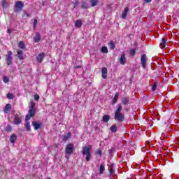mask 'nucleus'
Wrapping results in <instances>:
<instances>
[{
    "instance_id": "nucleus-1",
    "label": "nucleus",
    "mask_w": 179,
    "mask_h": 179,
    "mask_svg": "<svg viewBox=\"0 0 179 179\" xmlns=\"http://www.w3.org/2000/svg\"><path fill=\"white\" fill-rule=\"evenodd\" d=\"M93 147L91 145L88 146L83 147V156L85 157L86 162H90V159H92V149Z\"/></svg>"
},
{
    "instance_id": "nucleus-2",
    "label": "nucleus",
    "mask_w": 179,
    "mask_h": 179,
    "mask_svg": "<svg viewBox=\"0 0 179 179\" xmlns=\"http://www.w3.org/2000/svg\"><path fill=\"white\" fill-rule=\"evenodd\" d=\"M34 115H36V103L31 101L29 106L28 114L25 117V121H29V120H30L31 117H34Z\"/></svg>"
},
{
    "instance_id": "nucleus-3",
    "label": "nucleus",
    "mask_w": 179,
    "mask_h": 179,
    "mask_svg": "<svg viewBox=\"0 0 179 179\" xmlns=\"http://www.w3.org/2000/svg\"><path fill=\"white\" fill-rule=\"evenodd\" d=\"M114 118L115 121H118L119 122H122L125 120V115L122 113H115Z\"/></svg>"
},
{
    "instance_id": "nucleus-4",
    "label": "nucleus",
    "mask_w": 179,
    "mask_h": 179,
    "mask_svg": "<svg viewBox=\"0 0 179 179\" xmlns=\"http://www.w3.org/2000/svg\"><path fill=\"white\" fill-rule=\"evenodd\" d=\"M12 55H13L12 51H8V54L6 55V61L8 66L13 64V61H12V59H13L12 57Z\"/></svg>"
},
{
    "instance_id": "nucleus-5",
    "label": "nucleus",
    "mask_w": 179,
    "mask_h": 179,
    "mask_svg": "<svg viewBox=\"0 0 179 179\" xmlns=\"http://www.w3.org/2000/svg\"><path fill=\"white\" fill-rule=\"evenodd\" d=\"M73 150H75V146L73 144H68L66 147V155H72L73 153Z\"/></svg>"
},
{
    "instance_id": "nucleus-6",
    "label": "nucleus",
    "mask_w": 179,
    "mask_h": 179,
    "mask_svg": "<svg viewBox=\"0 0 179 179\" xmlns=\"http://www.w3.org/2000/svg\"><path fill=\"white\" fill-rule=\"evenodd\" d=\"M13 120H14L13 122L15 125H19L20 124H22V115H15Z\"/></svg>"
},
{
    "instance_id": "nucleus-7",
    "label": "nucleus",
    "mask_w": 179,
    "mask_h": 179,
    "mask_svg": "<svg viewBox=\"0 0 179 179\" xmlns=\"http://www.w3.org/2000/svg\"><path fill=\"white\" fill-rule=\"evenodd\" d=\"M24 6V3H23L22 1H16L15 3V8L17 10V12H19V10H22V8Z\"/></svg>"
},
{
    "instance_id": "nucleus-8",
    "label": "nucleus",
    "mask_w": 179,
    "mask_h": 179,
    "mask_svg": "<svg viewBox=\"0 0 179 179\" xmlns=\"http://www.w3.org/2000/svg\"><path fill=\"white\" fill-rule=\"evenodd\" d=\"M45 57V54H44L43 52L38 54L36 57L37 62L38 64H41V62H43V59H44Z\"/></svg>"
},
{
    "instance_id": "nucleus-9",
    "label": "nucleus",
    "mask_w": 179,
    "mask_h": 179,
    "mask_svg": "<svg viewBox=\"0 0 179 179\" xmlns=\"http://www.w3.org/2000/svg\"><path fill=\"white\" fill-rule=\"evenodd\" d=\"M141 65L143 66V68H146V62L148 61V59L146 58V55L145 54H143L141 55Z\"/></svg>"
},
{
    "instance_id": "nucleus-10",
    "label": "nucleus",
    "mask_w": 179,
    "mask_h": 179,
    "mask_svg": "<svg viewBox=\"0 0 179 179\" xmlns=\"http://www.w3.org/2000/svg\"><path fill=\"white\" fill-rule=\"evenodd\" d=\"M32 125H33L34 129L36 131H37V129H40V128H41L42 123H41V122L34 121V122H32Z\"/></svg>"
},
{
    "instance_id": "nucleus-11",
    "label": "nucleus",
    "mask_w": 179,
    "mask_h": 179,
    "mask_svg": "<svg viewBox=\"0 0 179 179\" xmlns=\"http://www.w3.org/2000/svg\"><path fill=\"white\" fill-rule=\"evenodd\" d=\"M120 65H125L127 64V57H125V55L122 54L120 56V58L119 59Z\"/></svg>"
},
{
    "instance_id": "nucleus-12",
    "label": "nucleus",
    "mask_w": 179,
    "mask_h": 179,
    "mask_svg": "<svg viewBox=\"0 0 179 179\" xmlns=\"http://www.w3.org/2000/svg\"><path fill=\"white\" fill-rule=\"evenodd\" d=\"M166 45H167V39H166V38H162L159 44V47L162 48V50H163Z\"/></svg>"
},
{
    "instance_id": "nucleus-13",
    "label": "nucleus",
    "mask_w": 179,
    "mask_h": 179,
    "mask_svg": "<svg viewBox=\"0 0 179 179\" xmlns=\"http://www.w3.org/2000/svg\"><path fill=\"white\" fill-rule=\"evenodd\" d=\"M12 108V105L10 104H7L6 105L4 109H3V112L6 113V114H8V113L10 112V110Z\"/></svg>"
},
{
    "instance_id": "nucleus-14",
    "label": "nucleus",
    "mask_w": 179,
    "mask_h": 179,
    "mask_svg": "<svg viewBox=\"0 0 179 179\" xmlns=\"http://www.w3.org/2000/svg\"><path fill=\"white\" fill-rule=\"evenodd\" d=\"M129 11V8L128 7H126L122 12V19H127V15H128V12Z\"/></svg>"
},
{
    "instance_id": "nucleus-15",
    "label": "nucleus",
    "mask_w": 179,
    "mask_h": 179,
    "mask_svg": "<svg viewBox=\"0 0 179 179\" xmlns=\"http://www.w3.org/2000/svg\"><path fill=\"white\" fill-rule=\"evenodd\" d=\"M107 72H108L107 68L106 67L102 68L101 73H102L103 79H107Z\"/></svg>"
},
{
    "instance_id": "nucleus-16",
    "label": "nucleus",
    "mask_w": 179,
    "mask_h": 179,
    "mask_svg": "<svg viewBox=\"0 0 179 179\" xmlns=\"http://www.w3.org/2000/svg\"><path fill=\"white\" fill-rule=\"evenodd\" d=\"M34 39L35 43H39V41L41 40V36H40V33L36 32Z\"/></svg>"
},
{
    "instance_id": "nucleus-17",
    "label": "nucleus",
    "mask_w": 179,
    "mask_h": 179,
    "mask_svg": "<svg viewBox=\"0 0 179 179\" xmlns=\"http://www.w3.org/2000/svg\"><path fill=\"white\" fill-rule=\"evenodd\" d=\"M119 96H120V94L117 92L115 96L113 97V99L112 100V104H115L117 103Z\"/></svg>"
},
{
    "instance_id": "nucleus-18",
    "label": "nucleus",
    "mask_w": 179,
    "mask_h": 179,
    "mask_svg": "<svg viewBox=\"0 0 179 179\" xmlns=\"http://www.w3.org/2000/svg\"><path fill=\"white\" fill-rule=\"evenodd\" d=\"M17 57H18L19 59H24V58H23V51L20 50H17Z\"/></svg>"
},
{
    "instance_id": "nucleus-19",
    "label": "nucleus",
    "mask_w": 179,
    "mask_h": 179,
    "mask_svg": "<svg viewBox=\"0 0 179 179\" xmlns=\"http://www.w3.org/2000/svg\"><path fill=\"white\" fill-rule=\"evenodd\" d=\"M82 20H77L75 23L76 27H82Z\"/></svg>"
},
{
    "instance_id": "nucleus-20",
    "label": "nucleus",
    "mask_w": 179,
    "mask_h": 179,
    "mask_svg": "<svg viewBox=\"0 0 179 179\" xmlns=\"http://www.w3.org/2000/svg\"><path fill=\"white\" fill-rule=\"evenodd\" d=\"M16 139H17L16 135L13 134L10 138V141L11 142V143H15L16 142Z\"/></svg>"
},
{
    "instance_id": "nucleus-21",
    "label": "nucleus",
    "mask_w": 179,
    "mask_h": 179,
    "mask_svg": "<svg viewBox=\"0 0 179 179\" xmlns=\"http://www.w3.org/2000/svg\"><path fill=\"white\" fill-rule=\"evenodd\" d=\"M108 45L110 50H114V48H115V43H114L113 41H110L108 43Z\"/></svg>"
},
{
    "instance_id": "nucleus-22",
    "label": "nucleus",
    "mask_w": 179,
    "mask_h": 179,
    "mask_svg": "<svg viewBox=\"0 0 179 179\" xmlns=\"http://www.w3.org/2000/svg\"><path fill=\"white\" fill-rule=\"evenodd\" d=\"M103 122H108V121H110V115H104L103 116Z\"/></svg>"
},
{
    "instance_id": "nucleus-23",
    "label": "nucleus",
    "mask_w": 179,
    "mask_h": 179,
    "mask_svg": "<svg viewBox=\"0 0 179 179\" xmlns=\"http://www.w3.org/2000/svg\"><path fill=\"white\" fill-rule=\"evenodd\" d=\"M1 3L3 8H9V3H8L6 0H3Z\"/></svg>"
},
{
    "instance_id": "nucleus-24",
    "label": "nucleus",
    "mask_w": 179,
    "mask_h": 179,
    "mask_svg": "<svg viewBox=\"0 0 179 179\" xmlns=\"http://www.w3.org/2000/svg\"><path fill=\"white\" fill-rule=\"evenodd\" d=\"M90 3L93 8L99 3V0H90Z\"/></svg>"
},
{
    "instance_id": "nucleus-25",
    "label": "nucleus",
    "mask_w": 179,
    "mask_h": 179,
    "mask_svg": "<svg viewBox=\"0 0 179 179\" xmlns=\"http://www.w3.org/2000/svg\"><path fill=\"white\" fill-rule=\"evenodd\" d=\"M19 47H20V48H21L22 50H26V46H25V45H24V42H23V41H20V43H19Z\"/></svg>"
},
{
    "instance_id": "nucleus-26",
    "label": "nucleus",
    "mask_w": 179,
    "mask_h": 179,
    "mask_svg": "<svg viewBox=\"0 0 179 179\" xmlns=\"http://www.w3.org/2000/svg\"><path fill=\"white\" fill-rule=\"evenodd\" d=\"M129 55H131V57H134L135 54H136V50H135V49H131V50L129 51Z\"/></svg>"
},
{
    "instance_id": "nucleus-27",
    "label": "nucleus",
    "mask_w": 179,
    "mask_h": 179,
    "mask_svg": "<svg viewBox=\"0 0 179 179\" xmlns=\"http://www.w3.org/2000/svg\"><path fill=\"white\" fill-rule=\"evenodd\" d=\"M69 138H71V133H68L66 135H64L63 136V141L64 142H66V141H68V139H69Z\"/></svg>"
},
{
    "instance_id": "nucleus-28",
    "label": "nucleus",
    "mask_w": 179,
    "mask_h": 179,
    "mask_svg": "<svg viewBox=\"0 0 179 179\" xmlns=\"http://www.w3.org/2000/svg\"><path fill=\"white\" fill-rule=\"evenodd\" d=\"M128 103H129V98H124L123 100H122V103L124 105V106H127V104H128Z\"/></svg>"
},
{
    "instance_id": "nucleus-29",
    "label": "nucleus",
    "mask_w": 179,
    "mask_h": 179,
    "mask_svg": "<svg viewBox=\"0 0 179 179\" xmlns=\"http://www.w3.org/2000/svg\"><path fill=\"white\" fill-rule=\"evenodd\" d=\"M7 99H9V100H13V99H15V95H13V94L8 93L7 94Z\"/></svg>"
},
{
    "instance_id": "nucleus-30",
    "label": "nucleus",
    "mask_w": 179,
    "mask_h": 179,
    "mask_svg": "<svg viewBox=\"0 0 179 179\" xmlns=\"http://www.w3.org/2000/svg\"><path fill=\"white\" fill-rule=\"evenodd\" d=\"M101 52H104V54H107L108 52V49L107 48V47L103 46L101 48Z\"/></svg>"
},
{
    "instance_id": "nucleus-31",
    "label": "nucleus",
    "mask_w": 179,
    "mask_h": 179,
    "mask_svg": "<svg viewBox=\"0 0 179 179\" xmlns=\"http://www.w3.org/2000/svg\"><path fill=\"white\" fill-rule=\"evenodd\" d=\"M122 110V106H121V105H120L115 110V113H121V111Z\"/></svg>"
},
{
    "instance_id": "nucleus-32",
    "label": "nucleus",
    "mask_w": 179,
    "mask_h": 179,
    "mask_svg": "<svg viewBox=\"0 0 179 179\" xmlns=\"http://www.w3.org/2000/svg\"><path fill=\"white\" fill-rule=\"evenodd\" d=\"M25 129L27 131H30L31 129H30V123L27 122L25 123Z\"/></svg>"
},
{
    "instance_id": "nucleus-33",
    "label": "nucleus",
    "mask_w": 179,
    "mask_h": 179,
    "mask_svg": "<svg viewBox=\"0 0 179 179\" xmlns=\"http://www.w3.org/2000/svg\"><path fill=\"white\" fill-rule=\"evenodd\" d=\"M103 171H104V165L103 164H101L100 165V168H99V173L101 174H103Z\"/></svg>"
},
{
    "instance_id": "nucleus-34",
    "label": "nucleus",
    "mask_w": 179,
    "mask_h": 179,
    "mask_svg": "<svg viewBox=\"0 0 179 179\" xmlns=\"http://www.w3.org/2000/svg\"><path fill=\"white\" fill-rule=\"evenodd\" d=\"M110 131H111V132H117V126L116 125H113L110 127Z\"/></svg>"
},
{
    "instance_id": "nucleus-35",
    "label": "nucleus",
    "mask_w": 179,
    "mask_h": 179,
    "mask_svg": "<svg viewBox=\"0 0 179 179\" xmlns=\"http://www.w3.org/2000/svg\"><path fill=\"white\" fill-rule=\"evenodd\" d=\"M157 87V82H155L152 85V92H155V90H156Z\"/></svg>"
},
{
    "instance_id": "nucleus-36",
    "label": "nucleus",
    "mask_w": 179,
    "mask_h": 179,
    "mask_svg": "<svg viewBox=\"0 0 179 179\" xmlns=\"http://www.w3.org/2000/svg\"><path fill=\"white\" fill-rule=\"evenodd\" d=\"M3 80L4 83H9V77H8V76H3Z\"/></svg>"
},
{
    "instance_id": "nucleus-37",
    "label": "nucleus",
    "mask_w": 179,
    "mask_h": 179,
    "mask_svg": "<svg viewBox=\"0 0 179 179\" xmlns=\"http://www.w3.org/2000/svg\"><path fill=\"white\" fill-rule=\"evenodd\" d=\"M110 173L111 175L114 174V165L113 164L110 165Z\"/></svg>"
},
{
    "instance_id": "nucleus-38",
    "label": "nucleus",
    "mask_w": 179,
    "mask_h": 179,
    "mask_svg": "<svg viewBox=\"0 0 179 179\" xmlns=\"http://www.w3.org/2000/svg\"><path fill=\"white\" fill-rule=\"evenodd\" d=\"M6 131L7 132H10L12 131V127H10V125H8L6 127Z\"/></svg>"
},
{
    "instance_id": "nucleus-39",
    "label": "nucleus",
    "mask_w": 179,
    "mask_h": 179,
    "mask_svg": "<svg viewBox=\"0 0 179 179\" xmlns=\"http://www.w3.org/2000/svg\"><path fill=\"white\" fill-rule=\"evenodd\" d=\"M81 8L82 9H87V5L86 4V3L83 2L81 5Z\"/></svg>"
},
{
    "instance_id": "nucleus-40",
    "label": "nucleus",
    "mask_w": 179,
    "mask_h": 179,
    "mask_svg": "<svg viewBox=\"0 0 179 179\" xmlns=\"http://www.w3.org/2000/svg\"><path fill=\"white\" fill-rule=\"evenodd\" d=\"M101 150H97L96 152H95V155H96V156H101Z\"/></svg>"
},
{
    "instance_id": "nucleus-41",
    "label": "nucleus",
    "mask_w": 179,
    "mask_h": 179,
    "mask_svg": "<svg viewBox=\"0 0 179 179\" xmlns=\"http://www.w3.org/2000/svg\"><path fill=\"white\" fill-rule=\"evenodd\" d=\"M37 19L34 18V29H36V27H37Z\"/></svg>"
},
{
    "instance_id": "nucleus-42",
    "label": "nucleus",
    "mask_w": 179,
    "mask_h": 179,
    "mask_svg": "<svg viewBox=\"0 0 179 179\" xmlns=\"http://www.w3.org/2000/svg\"><path fill=\"white\" fill-rule=\"evenodd\" d=\"M34 98V100H36L37 101L40 100V96L38 94H35Z\"/></svg>"
},
{
    "instance_id": "nucleus-43",
    "label": "nucleus",
    "mask_w": 179,
    "mask_h": 179,
    "mask_svg": "<svg viewBox=\"0 0 179 179\" xmlns=\"http://www.w3.org/2000/svg\"><path fill=\"white\" fill-rule=\"evenodd\" d=\"M24 16H27V17H30V14L27 13L26 11L24 12Z\"/></svg>"
},
{
    "instance_id": "nucleus-44",
    "label": "nucleus",
    "mask_w": 179,
    "mask_h": 179,
    "mask_svg": "<svg viewBox=\"0 0 179 179\" xmlns=\"http://www.w3.org/2000/svg\"><path fill=\"white\" fill-rule=\"evenodd\" d=\"M7 33H8L10 34V33H12V30L10 29H8Z\"/></svg>"
},
{
    "instance_id": "nucleus-45",
    "label": "nucleus",
    "mask_w": 179,
    "mask_h": 179,
    "mask_svg": "<svg viewBox=\"0 0 179 179\" xmlns=\"http://www.w3.org/2000/svg\"><path fill=\"white\" fill-rule=\"evenodd\" d=\"M145 2H146L147 3H149V2H152V0H145Z\"/></svg>"
},
{
    "instance_id": "nucleus-46",
    "label": "nucleus",
    "mask_w": 179,
    "mask_h": 179,
    "mask_svg": "<svg viewBox=\"0 0 179 179\" xmlns=\"http://www.w3.org/2000/svg\"><path fill=\"white\" fill-rule=\"evenodd\" d=\"M46 179H51V178H47Z\"/></svg>"
},
{
    "instance_id": "nucleus-47",
    "label": "nucleus",
    "mask_w": 179,
    "mask_h": 179,
    "mask_svg": "<svg viewBox=\"0 0 179 179\" xmlns=\"http://www.w3.org/2000/svg\"><path fill=\"white\" fill-rule=\"evenodd\" d=\"M0 59H1V56H0Z\"/></svg>"
}]
</instances>
